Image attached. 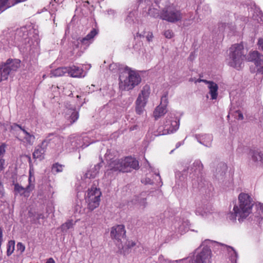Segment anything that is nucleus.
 <instances>
[{"instance_id": "obj_1", "label": "nucleus", "mask_w": 263, "mask_h": 263, "mask_svg": "<svg viewBox=\"0 0 263 263\" xmlns=\"http://www.w3.org/2000/svg\"><path fill=\"white\" fill-rule=\"evenodd\" d=\"M238 203L234 206L229 217L231 220H236V218L239 222L243 221L251 213L253 205L252 197L247 193H241L238 197Z\"/></svg>"}, {"instance_id": "obj_2", "label": "nucleus", "mask_w": 263, "mask_h": 263, "mask_svg": "<svg viewBox=\"0 0 263 263\" xmlns=\"http://www.w3.org/2000/svg\"><path fill=\"white\" fill-rule=\"evenodd\" d=\"M125 74H126L125 77L123 76H120L119 77L120 90H130L140 83L141 78L137 71L131 70L127 67L125 68Z\"/></svg>"}, {"instance_id": "obj_3", "label": "nucleus", "mask_w": 263, "mask_h": 263, "mask_svg": "<svg viewBox=\"0 0 263 263\" xmlns=\"http://www.w3.org/2000/svg\"><path fill=\"white\" fill-rule=\"evenodd\" d=\"M243 46L241 44L233 45L230 48L229 65L236 69L241 68L245 59Z\"/></svg>"}, {"instance_id": "obj_4", "label": "nucleus", "mask_w": 263, "mask_h": 263, "mask_svg": "<svg viewBox=\"0 0 263 263\" xmlns=\"http://www.w3.org/2000/svg\"><path fill=\"white\" fill-rule=\"evenodd\" d=\"M114 158L113 152L110 149H108L105 155V159L107 162L106 166L107 168V170L126 172L124 159H114Z\"/></svg>"}, {"instance_id": "obj_5", "label": "nucleus", "mask_w": 263, "mask_h": 263, "mask_svg": "<svg viewBox=\"0 0 263 263\" xmlns=\"http://www.w3.org/2000/svg\"><path fill=\"white\" fill-rule=\"evenodd\" d=\"M183 15L180 10L174 6L164 8L160 13V18L169 23H175L181 21Z\"/></svg>"}, {"instance_id": "obj_6", "label": "nucleus", "mask_w": 263, "mask_h": 263, "mask_svg": "<svg viewBox=\"0 0 263 263\" xmlns=\"http://www.w3.org/2000/svg\"><path fill=\"white\" fill-rule=\"evenodd\" d=\"M179 127V119L172 114L166 117L163 127L159 128V135H164L173 133Z\"/></svg>"}, {"instance_id": "obj_7", "label": "nucleus", "mask_w": 263, "mask_h": 263, "mask_svg": "<svg viewBox=\"0 0 263 263\" xmlns=\"http://www.w3.org/2000/svg\"><path fill=\"white\" fill-rule=\"evenodd\" d=\"M20 66V61L17 59H8L0 65V82L7 80L9 75L15 71Z\"/></svg>"}, {"instance_id": "obj_8", "label": "nucleus", "mask_w": 263, "mask_h": 263, "mask_svg": "<svg viewBox=\"0 0 263 263\" xmlns=\"http://www.w3.org/2000/svg\"><path fill=\"white\" fill-rule=\"evenodd\" d=\"M51 141H53V142L61 141V138L58 136H54L53 134H50L41 144L37 145L35 147L32 154L33 158L35 159H43L47 148Z\"/></svg>"}, {"instance_id": "obj_9", "label": "nucleus", "mask_w": 263, "mask_h": 263, "mask_svg": "<svg viewBox=\"0 0 263 263\" xmlns=\"http://www.w3.org/2000/svg\"><path fill=\"white\" fill-rule=\"evenodd\" d=\"M101 195V191L97 187H91L88 190L85 196V200L87 207L90 211L93 210L99 205Z\"/></svg>"}, {"instance_id": "obj_10", "label": "nucleus", "mask_w": 263, "mask_h": 263, "mask_svg": "<svg viewBox=\"0 0 263 263\" xmlns=\"http://www.w3.org/2000/svg\"><path fill=\"white\" fill-rule=\"evenodd\" d=\"M212 253L211 249L205 246L201 249L198 250L192 263H212Z\"/></svg>"}, {"instance_id": "obj_11", "label": "nucleus", "mask_w": 263, "mask_h": 263, "mask_svg": "<svg viewBox=\"0 0 263 263\" xmlns=\"http://www.w3.org/2000/svg\"><path fill=\"white\" fill-rule=\"evenodd\" d=\"M16 127L19 128L23 132V137L22 139L20 140L25 144L26 146L29 145L31 146L33 144L35 137L34 135L30 134L27 130H26L24 127L17 124H13L11 126L12 129H16Z\"/></svg>"}, {"instance_id": "obj_12", "label": "nucleus", "mask_w": 263, "mask_h": 263, "mask_svg": "<svg viewBox=\"0 0 263 263\" xmlns=\"http://www.w3.org/2000/svg\"><path fill=\"white\" fill-rule=\"evenodd\" d=\"M249 61L253 62L255 65L258 67V70L263 74V55L260 54L257 51H254L249 53L248 56Z\"/></svg>"}, {"instance_id": "obj_13", "label": "nucleus", "mask_w": 263, "mask_h": 263, "mask_svg": "<svg viewBox=\"0 0 263 263\" xmlns=\"http://www.w3.org/2000/svg\"><path fill=\"white\" fill-rule=\"evenodd\" d=\"M150 1H146L145 3L143 2L142 4L146 5L143 7L142 14L144 16H151L153 17H160L159 11L158 9L154 8L153 5H151Z\"/></svg>"}, {"instance_id": "obj_14", "label": "nucleus", "mask_w": 263, "mask_h": 263, "mask_svg": "<svg viewBox=\"0 0 263 263\" xmlns=\"http://www.w3.org/2000/svg\"><path fill=\"white\" fill-rule=\"evenodd\" d=\"M126 231L123 225H117L112 227L110 231V235L112 238L119 241L125 235Z\"/></svg>"}, {"instance_id": "obj_15", "label": "nucleus", "mask_w": 263, "mask_h": 263, "mask_svg": "<svg viewBox=\"0 0 263 263\" xmlns=\"http://www.w3.org/2000/svg\"><path fill=\"white\" fill-rule=\"evenodd\" d=\"M14 192L15 195H23L25 197H28L30 192L32 191V185H27L24 187L18 183L14 184Z\"/></svg>"}, {"instance_id": "obj_16", "label": "nucleus", "mask_w": 263, "mask_h": 263, "mask_svg": "<svg viewBox=\"0 0 263 263\" xmlns=\"http://www.w3.org/2000/svg\"><path fill=\"white\" fill-rule=\"evenodd\" d=\"M130 202L139 209H144L147 206L146 198L142 193L138 196H135Z\"/></svg>"}, {"instance_id": "obj_17", "label": "nucleus", "mask_w": 263, "mask_h": 263, "mask_svg": "<svg viewBox=\"0 0 263 263\" xmlns=\"http://www.w3.org/2000/svg\"><path fill=\"white\" fill-rule=\"evenodd\" d=\"M126 172H130L131 169L137 170L139 167V162L132 157H127L124 159Z\"/></svg>"}, {"instance_id": "obj_18", "label": "nucleus", "mask_w": 263, "mask_h": 263, "mask_svg": "<svg viewBox=\"0 0 263 263\" xmlns=\"http://www.w3.org/2000/svg\"><path fill=\"white\" fill-rule=\"evenodd\" d=\"M215 243V246H220L221 247H223L227 249V250L228 252V253L230 256V259L232 262H236L238 258V254L236 251L231 247L228 246L224 244L219 243L218 242H214Z\"/></svg>"}, {"instance_id": "obj_19", "label": "nucleus", "mask_w": 263, "mask_h": 263, "mask_svg": "<svg viewBox=\"0 0 263 263\" xmlns=\"http://www.w3.org/2000/svg\"><path fill=\"white\" fill-rule=\"evenodd\" d=\"M65 117L69 122V124L71 125L78 120L79 118L78 112L75 109H68L66 112Z\"/></svg>"}, {"instance_id": "obj_20", "label": "nucleus", "mask_w": 263, "mask_h": 263, "mask_svg": "<svg viewBox=\"0 0 263 263\" xmlns=\"http://www.w3.org/2000/svg\"><path fill=\"white\" fill-rule=\"evenodd\" d=\"M103 161L101 160L100 163H98L95 165L93 168L89 170L85 174V176L86 178H94L98 174L99 170L101 167L102 166Z\"/></svg>"}, {"instance_id": "obj_21", "label": "nucleus", "mask_w": 263, "mask_h": 263, "mask_svg": "<svg viewBox=\"0 0 263 263\" xmlns=\"http://www.w3.org/2000/svg\"><path fill=\"white\" fill-rule=\"evenodd\" d=\"M196 137L198 141L201 144H203L206 147L211 146L213 140L212 135L205 134L199 136V137L196 136Z\"/></svg>"}, {"instance_id": "obj_22", "label": "nucleus", "mask_w": 263, "mask_h": 263, "mask_svg": "<svg viewBox=\"0 0 263 263\" xmlns=\"http://www.w3.org/2000/svg\"><path fill=\"white\" fill-rule=\"evenodd\" d=\"M67 73L72 77H81L83 73V69L76 66L66 67Z\"/></svg>"}, {"instance_id": "obj_23", "label": "nucleus", "mask_w": 263, "mask_h": 263, "mask_svg": "<svg viewBox=\"0 0 263 263\" xmlns=\"http://www.w3.org/2000/svg\"><path fill=\"white\" fill-rule=\"evenodd\" d=\"M151 92V89L149 86L145 85L144 86L141 91V92L139 94L137 98H140V100L143 102L147 103L148 98Z\"/></svg>"}, {"instance_id": "obj_24", "label": "nucleus", "mask_w": 263, "mask_h": 263, "mask_svg": "<svg viewBox=\"0 0 263 263\" xmlns=\"http://www.w3.org/2000/svg\"><path fill=\"white\" fill-rule=\"evenodd\" d=\"M6 145L4 143H0V173L5 168V161L3 157L6 152Z\"/></svg>"}, {"instance_id": "obj_25", "label": "nucleus", "mask_w": 263, "mask_h": 263, "mask_svg": "<svg viewBox=\"0 0 263 263\" xmlns=\"http://www.w3.org/2000/svg\"><path fill=\"white\" fill-rule=\"evenodd\" d=\"M92 141H90L89 139L87 136H84L82 138H79L76 141L77 148L82 147L85 148L88 146Z\"/></svg>"}, {"instance_id": "obj_26", "label": "nucleus", "mask_w": 263, "mask_h": 263, "mask_svg": "<svg viewBox=\"0 0 263 263\" xmlns=\"http://www.w3.org/2000/svg\"><path fill=\"white\" fill-rule=\"evenodd\" d=\"M167 112V108L165 106L162 105L158 106L153 112V116L155 120L158 119L159 118L164 116Z\"/></svg>"}, {"instance_id": "obj_27", "label": "nucleus", "mask_w": 263, "mask_h": 263, "mask_svg": "<svg viewBox=\"0 0 263 263\" xmlns=\"http://www.w3.org/2000/svg\"><path fill=\"white\" fill-rule=\"evenodd\" d=\"M209 89V93L211 95L212 100H215L218 96V86L216 83L213 82L210 85H208Z\"/></svg>"}, {"instance_id": "obj_28", "label": "nucleus", "mask_w": 263, "mask_h": 263, "mask_svg": "<svg viewBox=\"0 0 263 263\" xmlns=\"http://www.w3.org/2000/svg\"><path fill=\"white\" fill-rule=\"evenodd\" d=\"M250 155L254 162H263V154L258 150H251Z\"/></svg>"}, {"instance_id": "obj_29", "label": "nucleus", "mask_w": 263, "mask_h": 263, "mask_svg": "<svg viewBox=\"0 0 263 263\" xmlns=\"http://www.w3.org/2000/svg\"><path fill=\"white\" fill-rule=\"evenodd\" d=\"M67 72V70L66 69V67H59L57 69L52 70L50 74V77H61L64 76Z\"/></svg>"}, {"instance_id": "obj_30", "label": "nucleus", "mask_w": 263, "mask_h": 263, "mask_svg": "<svg viewBox=\"0 0 263 263\" xmlns=\"http://www.w3.org/2000/svg\"><path fill=\"white\" fill-rule=\"evenodd\" d=\"M140 98L137 99V100L136 101V111L137 114L141 115L143 112L144 107L146 104L147 103H145V102H143L140 100Z\"/></svg>"}, {"instance_id": "obj_31", "label": "nucleus", "mask_w": 263, "mask_h": 263, "mask_svg": "<svg viewBox=\"0 0 263 263\" xmlns=\"http://www.w3.org/2000/svg\"><path fill=\"white\" fill-rule=\"evenodd\" d=\"M203 167V164L201 161L199 160H196L192 164L191 171L193 172H194L195 173H200L202 171Z\"/></svg>"}, {"instance_id": "obj_32", "label": "nucleus", "mask_w": 263, "mask_h": 263, "mask_svg": "<svg viewBox=\"0 0 263 263\" xmlns=\"http://www.w3.org/2000/svg\"><path fill=\"white\" fill-rule=\"evenodd\" d=\"M14 5L13 0H0V12L4 11Z\"/></svg>"}, {"instance_id": "obj_33", "label": "nucleus", "mask_w": 263, "mask_h": 263, "mask_svg": "<svg viewBox=\"0 0 263 263\" xmlns=\"http://www.w3.org/2000/svg\"><path fill=\"white\" fill-rule=\"evenodd\" d=\"M187 221H181V223L178 227L177 231L180 234H182L185 233L189 229V224Z\"/></svg>"}, {"instance_id": "obj_34", "label": "nucleus", "mask_w": 263, "mask_h": 263, "mask_svg": "<svg viewBox=\"0 0 263 263\" xmlns=\"http://www.w3.org/2000/svg\"><path fill=\"white\" fill-rule=\"evenodd\" d=\"M15 241L14 240H10L8 241L7 246V255H11L14 250Z\"/></svg>"}, {"instance_id": "obj_35", "label": "nucleus", "mask_w": 263, "mask_h": 263, "mask_svg": "<svg viewBox=\"0 0 263 263\" xmlns=\"http://www.w3.org/2000/svg\"><path fill=\"white\" fill-rule=\"evenodd\" d=\"M73 226V223L72 220H68L61 226V230L63 232H66L68 229L71 228Z\"/></svg>"}, {"instance_id": "obj_36", "label": "nucleus", "mask_w": 263, "mask_h": 263, "mask_svg": "<svg viewBox=\"0 0 263 263\" xmlns=\"http://www.w3.org/2000/svg\"><path fill=\"white\" fill-rule=\"evenodd\" d=\"M63 166L59 163H55L52 165V172L56 173L61 172L63 171Z\"/></svg>"}, {"instance_id": "obj_37", "label": "nucleus", "mask_w": 263, "mask_h": 263, "mask_svg": "<svg viewBox=\"0 0 263 263\" xmlns=\"http://www.w3.org/2000/svg\"><path fill=\"white\" fill-rule=\"evenodd\" d=\"M79 41L82 44L85 45L86 47H88L93 42L90 39L87 37V35L83 38L80 39Z\"/></svg>"}, {"instance_id": "obj_38", "label": "nucleus", "mask_w": 263, "mask_h": 263, "mask_svg": "<svg viewBox=\"0 0 263 263\" xmlns=\"http://www.w3.org/2000/svg\"><path fill=\"white\" fill-rule=\"evenodd\" d=\"M167 93L165 92L161 98V102L159 105H162V106H165L166 108L167 104H168V99H167Z\"/></svg>"}, {"instance_id": "obj_39", "label": "nucleus", "mask_w": 263, "mask_h": 263, "mask_svg": "<svg viewBox=\"0 0 263 263\" xmlns=\"http://www.w3.org/2000/svg\"><path fill=\"white\" fill-rule=\"evenodd\" d=\"M136 18V12H130L126 17V21L128 23L130 24L134 22V20Z\"/></svg>"}, {"instance_id": "obj_40", "label": "nucleus", "mask_w": 263, "mask_h": 263, "mask_svg": "<svg viewBox=\"0 0 263 263\" xmlns=\"http://www.w3.org/2000/svg\"><path fill=\"white\" fill-rule=\"evenodd\" d=\"M99 33V30L96 28H93L90 32L87 35V37L90 39L91 40L93 41V38L95 36H96Z\"/></svg>"}, {"instance_id": "obj_41", "label": "nucleus", "mask_w": 263, "mask_h": 263, "mask_svg": "<svg viewBox=\"0 0 263 263\" xmlns=\"http://www.w3.org/2000/svg\"><path fill=\"white\" fill-rule=\"evenodd\" d=\"M176 178L177 179L179 180L180 181H182L184 180V179L186 178V175L183 174L181 172H177L176 173Z\"/></svg>"}, {"instance_id": "obj_42", "label": "nucleus", "mask_w": 263, "mask_h": 263, "mask_svg": "<svg viewBox=\"0 0 263 263\" xmlns=\"http://www.w3.org/2000/svg\"><path fill=\"white\" fill-rule=\"evenodd\" d=\"M234 116V117L237 120H242L243 119V115L242 112L239 110H236L235 112Z\"/></svg>"}, {"instance_id": "obj_43", "label": "nucleus", "mask_w": 263, "mask_h": 263, "mask_svg": "<svg viewBox=\"0 0 263 263\" xmlns=\"http://www.w3.org/2000/svg\"><path fill=\"white\" fill-rule=\"evenodd\" d=\"M163 34L165 37L167 39H171L174 36V33L171 30H167L165 31Z\"/></svg>"}, {"instance_id": "obj_44", "label": "nucleus", "mask_w": 263, "mask_h": 263, "mask_svg": "<svg viewBox=\"0 0 263 263\" xmlns=\"http://www.w3.org/2000/svg\"><path fill=\"white\" fill-rule=\"evenodd\" d=\"M16 248L17 251L23 253L25 250V246L22 242H18L16 245Z\"/></svg>"}, {"instance_id": "obj_45", "label": "nucleus", "mask_w": 263, "mask_h": 263, "mask_svg": "<svg viewBox=\"0 0 263 263\" xmlns=\"http://www.w3.org/2000/svg\"><path fill=\"white\" fill-rule=\"evenodd\" d=\"M153 37L154 36L152 32H148L146 35V40L149 42L152 41Z\"/></svg>"}, {"instance_id": "obj_46", "label": "nucleus", "mask_w": 263, "mask_h": 263, "mask_svg": "<svg viewBox=\"0 0 263 263\" xmlns=\"http://www.w3.org/2000/svg\"><path fill=\"white\" fill-rule=\"evenodd\" d=\"M74 212L76 214L77 213H78V214H81V207L80 205H76L75 206H74Z\"/></svg>"}, {"instance_id": "obj_47", "label": "nucleus", "mask_w": 263, "mask_h": 263, "mask_svg": "<svg viewBox=\"0 0 263 263\" xmlns=\"http://www.w3.org/2000/svg\"><path fill=\"white\" fill-rule=\"evenodd\" d=\"M4 195V187L2 183L0 182V200L3 197Z\"/></svg>"}, {"instance_id": "obj_48", "label": "nucleus", "mask_w": 263, "mask_h": 263, "mask_svg": "<svg viewBox=\"0 0 263 263\" xmlns=\"http://www.w3.org/2000/svg\"><path fill=\"white\" fill-rule=\"evenodd\" d=\"M126 245L128 248H131L136 245V243L133 241H128Z\"/></svg>"}, {"instance_id": "obj_49", "label": "nucleus", "mask_w": 263, "mask_h": 263, "mask_svg": "<svg viewBox=\"0 0 263 263\" xmlns=\"http://www.w3.org/2000/svg\"><path fill=\"white\" fill-rule=\"evenodd\" d=\"M258 45L261 48V49L263 50V39L260 38L258 41Z\"/></svg>"}, {"instance_id": "obj_50", "label": "nucleus", "mask_w": 263, "mask_h": 263, "mask_svg": "<svg viewBox=\"0 0 263 263\" xmlns=\"http://www.w3.org/2000/svg\"><path fill=\"white\" fill-rule=\"evenodd\" d=\"M28 182H29V183H28V185H32V190H33L34 188V185L33 183V181H32V177L31 176H30V177L28 178Z\"/></svg>"}, {"instance_id": "obj_51", "label": "nucleus", "mask_w": 263, "mask_h": 263, "mask_svg": "<svg viewBox=\"0 0 263 263\" xmlns=\"http://www.w3.org/2000/svg\"><path fill=\"white\" fill-rule=\"evenodd\" d=\"M115 67H116V65L115 64H111L109 65V69L113 70Z\"/></svg>"}, {"instance_id": "obj_52", "label": "nucleus", "mask_w": 263, "mask_h": 263, "mask_svg": "<svg viewBox=\"0 0 263 263\" xmlns=\"http://www.w3.org/2000/svg\"><path fill=\"white\" fill-rule=\"evenodd\" d=\"M202 82H204L205 84H208V85H210L213 82V81H208V80L203 79Z\"/></svg>"}, {"instance_id": "obj_53", "label": "nucleus", "mask_w": 263, "mask_h": 263, "mask_svg": "<svg viewBox=\"0 0 263 263\" xmlns=\"http://www.w3.org/2000/svg\"><path fill=\"white\" fill-rule=\"evenodd\" d=\"M183 144V142H178L176 144V148H177L179 147L181 145Z\"/></svg>"}, {"instance_id": "obj_54", "label": "nucleus", "mask_w": 263, "mask_h": 263, "mask_svg": "<svg viewBox=\"0 0 263 263\" xmlns=\"http://www.w3.org/2000/svg\"><path fill=\"white\" fill-rule=\"evenodd\" d=\"M46 263H55V261L53 258H50L47 260Z\"/></svg>"}, {"instance_id": "obj_55", "label": "nucleus", "mask_w": 263, "mask_h": 263, "mask_svg": "<svg viewBox=\"0 0 263 263\" xmlns=\"http://www.w3.org/2000/svg\"><path fill=\"white\" fill-rule=\"evenodd\" d=\"M154 173H155V174L156 176H157L159 177V179H161V178H160V175H159V172H158V171H157V170L155 171H154Z\"/></svg>"}, {"instance_id": "obj_56", "label": "nucleus", "mask_w": 263, "mask_h": 263, "mask_svg": "<svg viewBox=\"0 0 263 263\" xmlns=\"http://www.w3.org/2000/svg\"><path fill=\"white\" fill-rule=\"evenodd\" d=\"M114 13H115V12L112 10H110L108 11V14H112L113 15V14H114Z\"/></svg>"}, {"instance_id": "obj_57", "label": "nucleus", "mask_w": 263, "mask_h": 263, "mask_svg": "<svg viewBox=\"0 0 263 263\" xmlns=\"http://www.w3.org/2000/svg\"><path fill=\"white\" fill-rule=\"evenodd\" d=\"M146 183L153 184V182L150 179H148V181H147L146 179Z\"/></svg>"}, {"instance_id": "obj_58", "label": "nucleus", "mask_w": 263, "mask_h": 263, "mask_svg": "<svg viewBox=\"0 0 263 263\" xmlns=\"http://www.w3.org/2000/svg\"><path fill=\"white\" fill-rule=\"evenodd\" d=\"M196 215H202V214L200 213L198 210H196Z\"/></svg>"}, {"instance_id": "obj_59", "label": "nucleus", "mask_w": 263, "mask_h": 263, "mask_svg": "<svg viewBox=\"0 0 263 263\" xmlns=\"http://www.w3.org/2000/svg\"><path fill=\"white\" fill-rule=\"evenodd\" d=\"M203 79H199L196 81V82H202Z\"/></svg>"}, {"instance_id": "obj_60", "label": "nucleus", "mask_w": 263, "mask_h": 263, "mask_svg": "<svg viewBox=\"0 0 263 263\" xmlns=\"http://www.w3.org/2000/svg\"><path fill=\"white\" fill-rule=\"evenodd\" d=\"M181 260H176L175 261H171L172 262L174 263V262H178V261H181Z\"/></svg>"}, {"instance_id": "obj_61", "label": "nucleus", "mask_w": 263, "mask_h": 263, "mask_svg": "<svg viewBox=\"0 0 263 263\" xmlns=\"http://www.w3.org/2000/svg\"><path fill=\"white\" fill-rule=\"evenodd\" d=\"M253 17L254 19L257 20L258 21V19L256 17V16L254 15H253Z\"/></svg>"}, {"instance_id": "obj_62", "label": "nucleus", "mask_w": 263, "mask_h": 263, "mask_svg": "<svg viewBox=\"0 0 263 263\" xmlns=\"http://www.w3.org/2000/svg\"><path fill=\"white\" fill-rule=\"evenodd\" d=\"M173 151H174V150L171 151V152H170V154H172V153H173Z\"/></svg>"}, {"instance_id": "obj_63", "label": "nucleus", "mask_w": 263, "mask_h": 263, "mask_svg": "<svg viewBox=\"0 0 263 263\" xmlns=\"http://www.w3.org/2000/svg\"><path fill=\"white\" fill-rule=\"evenodd\" d=\"M222 166H223V167H224V168L226 167V166H225L224 164H222Z\"/></svg>"}]
</instances>
